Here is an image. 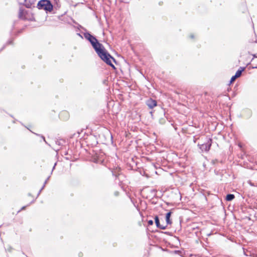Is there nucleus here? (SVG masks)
Masks as SVG:
<instances>
[{
    "label": "nucleus",
    "instance_id": "f3484780",
    "mask_svg": "<svg viewBox=\"0 0 257 257\" xmlns=\"http://www.w3.org/2000/svg\"><path fill=\"white\" fill-rule=\"evenodd\" d=\"M25 208V206H24V207H23L22 208V210H23V209H24Z\"/></svg>",
    "mask_w": 257,
    "mask_h": 257
},
{
    "label": "nucleus",
    "instance_id": "9d476101",
    "mask_svg": "<svg viewBox=\"0 0 257 257\" xmlns=\"http://www.w3.org/2000/svg\"><path fill=\"white\" fill-rule=\"evenodd\" d=\"M237 78L235 77V76L234 75L231 78V80H230V83L232 82L233 81H234Z\"/></svg>",
    "mask_w": 257,
    "mask_h": 257
},
{
    "label": "nucleus",
    "instance_id": "39448f33",
    "mask_svg": "<svg viewBox=\"0 0 257 257\" xmlns=\"http://www.w3.org/2000/svg\"><path fill=\"white\" fill-rule=\"evenodd\" d=\"M155 221L156 224V226L158 228H159L161 229H165L166 228L167 226H164L162 225H161L159 222V217L156 216L155 217Z\"/></svg>",
    "mask_w": 257,
    "mask_h": 257
},
{
    "label": "nucleus",
    "instance_id": "6e6552de",
    "mask_svg": "<svg viewBox=\"0 0 257 257\" xmlns=\"http://www.w3.org/2000/svg\"><path fill=\"white\" fill-rule=\"evenodd\" d=\"M234 195L233 194H228L226 197V200L227 201H231L234 198Z\"/></svg>",
    "mask_w": 257,
    "mask_h": 257
},
{
    "label": "nucleus",
    "instance_id": "f257e3e1",
    "mask_svg": "<svg viewBox=\"0 0 257 257\" xmlns=\"http://www.w3.org/2000/svg\"><path fill=\"white\" fill-rule=\"evenodd\" d=\"M84 37L90 42L100 58L107 64L115 69L114 65L112 63V61H115V59L105 50L102 45L98 43L96 38L88 33H85Z\"/></svg>",
    "mask_w": 257,
    "mask_h": 257
},
{
    "label": "nucleus",
    "instance_id": "dca6fc26",
    "mask_svg": "<svg viewBox=\"0 0 257 257\" xmlns=\"http://www.w3.org/2000/svg\"><path fill=\"white\" fill-rule=\"evenodd\" d=\"M190 37H191V38H193L194 36H193V35H190Z\"/></svg>",
    "mask_w": 257,
    "mask_h": 257
},
{
    "label": "nucleus",
    "instance_id": "2eb2a0df",
    "mask_svg": "<svg viewBox=\"0 0 257 257\" xmlns=\"http://www.w3.org/2000/svg\"><path fill=\"white\" fill-rule=\"evenodd\" d=\"M42 138L43 139V140H44V142H45L46 143H47V142H46V140H45V139L44 137L42 136Z\"/></svg>",
    "mask_w": 257,
    "mask_h": 257
},
{
    "label": "nucleus",
    "instance_id": "4468645a",
    "mask_svg": "<svg viewBox=\"0 0 257 257\" xmlns=\"http://www.w3.org/2000/svg\"><path fill=\"white\" fill-rule=\"evenodd\" d=\"M62 114H65V115H68V113L66 111H64V112H62L61 114V115H62Z\"/></svg>",
    "mask_w": 257,
    "mask_h": 257
},
{
    "label": "nucleus",
    "instance_id": "0eeeda50",
    "mask_svg": "<svg viewBox=\"0 0 257 257\" xmlns=\"http://www.w3.org/2000/svg\"><path fill=\"white\" fill-rule=\"evenodd\" d=\"M244 70V68L243 67H240L239 69H238L235 74V77L238 78L241 75V73L242 71H243Z\"/></svg>",
    "mask_w": 257,
    "mask_h": 257
},
{
    "label": "nucleus",
    "instance_id": "423d86ee",
    "mask_svg": "<svg viewBox=\"0 0 257 257\" xmlns=\"http://www.w3.org/2000/svg\"><path fill=\"white\" fill-rule=\"evenodd\" d=\"M171 213H172V212L171 211H170L166 214V222H167V224H171L172 223V221L170 220V216L171 215Z\"/></svg>",
    "mask_w": 257,
    "mask_h": 257
},
{
    "label": "nucleus",
    "instance_id": "1a4fd4ad",
    "mask_svg": "<svg viewBox=\"0 0 257 257\" xmlns=\"http://www.w3.org/2000/svg\"><path fill=\"white\" fill-rule=\"evenodd\" d=\"M18 1L20 4H23V5L25 4V3L26 2V0H18Z\"/></svg>",
    "mask_w": 257,
    "mask_h": 257
},
{
    "label": "nucleus",
    "instance_id": "20e7f679",
    "mask_svg": "<svg viewBox=\"0 0 257 257\" xmlns=\"http://www.w3.org/2000/svg\"><path fill=\"white\" fill-rule=\"evenodd\" d=\"M147 104L150 108H153L157 105V101L150 98L147 100Z\"/></svg>",
    "mask_w": 257,
    "mask_h": 257
},
{
    "label": "nucleus",
    "instance_id": "7ed1b4c3",
    "mask_svg": "<svg viewBox=\"0 0 257 257\" xmlns=\"http://www.w3.org/2000/svg\"><path fill=\"white\" fill-rule=\"evenodd\" d=\"M212 144V139H209L206 143L202 145L198 144V146L202 152H208L210 149Z\"/></svg>",
    "mask_w": 257,
    "mask_h": 257
},
{
    "label": "nucleus",
    "instance_id": "f03ea898",
    "mask_svg": "<svg viewBox=\"0 0 257 257\" xmlns=\"http://www.w3.org/2000/svg\"><path fill=\"white\" fill-rule=\"evenodd\" d=\"M53 7V5L49 0H41L37 4V8L39 9L44 10L46 12H51Z\"/></svg>",
    "mask_w": 257,
    "mask_h": 257
},
{
    "label": "nucleus",
    "instance_id": "f8f14e48",
    "mask_svg": "<svg viewBox=\"0 0 257 257\" xmlns=\"http://www.w3.org/2000/svg\"><path fill=\"white\" fill-rule=\"evenodd\" d=\"M22 13H23V11L20 9V12H19V17H22Z\"/></svg>",
    "mask_w": 257,
    "mask_h": 257
},
{
    "label": "nucleus",
    "instance_id": "ddd939ff",
    "mask_svg": "<svg viewBox=\"0 0 257 257\" xmlns=\"http://www.w3.org/2000/svg\"><path fill=\"white\" fill-rule=\"evenodd\" d=\"M49 177H48V178H47V179L45 181V183H44V186L42 187V188L41 190H42V189H43L44 188V186H45V185L47 183V180L49 179Z\"/></svg>",
    "mask_w": 257,
    "mask_h": 257
},
{
    "label": "nucleus",
    "instance_id": "9b49d317",
    "mask_svg": "<svg viewBox=\"0 0 257 257\" xmlns=\"http://www.w3.org/2000/svg\"><path fill=\"white\" fill-rule=\"evenodd\" d=\"M153 223H154V222L152 220H150L148 221V224L149 225H152L153 224Z\"/></svg>",
    "mask_w": 257,
    "mask_h": 257
}]
</instances>
